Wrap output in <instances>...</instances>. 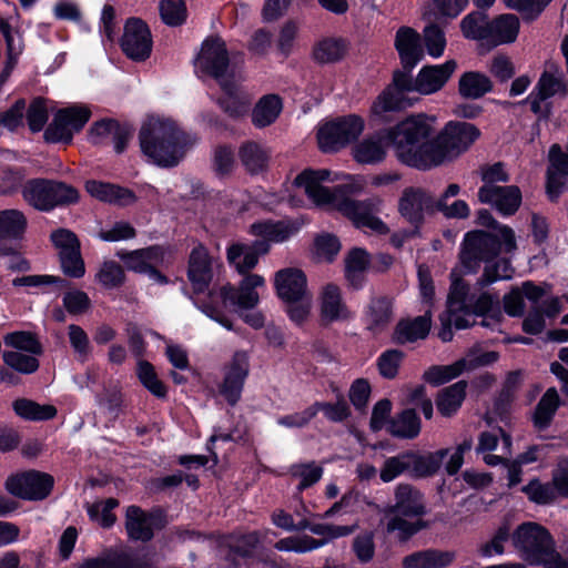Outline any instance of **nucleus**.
Segmentation results:
<instances>
[{
	"label": "nucleus",
	"mask_w": 568,
	"mask_h": 568,
	"mask_svg": "<svg viewBox=\"0 0 568 568\" xmlns=\"http://www.w3.org/2000/svg\"><path fill=\"white\" fill-rule=\"evenodd\" d=\"M387 136L402 164L428 171L465 153L480 131L469 122L449 121L436 133V116L417 113L394 125Z\"/></svg>",
	"instance_id": "1"
},
{
	"label": "nucleus",
	"mask_w": 568,
	"mask_h": 568,
	"mask_svg": "<svg viewBox=\"0 0 568 568\" xmlns=\"http://www.w3.org/2000/svg\"><path fill=\"white\" fill-rule=\"evenodd\" d=\"M270 244L264 241H255L251 245L235 243L229 246L227 262L244 277L237 286L230 283L223 284L210 292V303L203 305V313L217 320L221 308L234 312L254 310L260 303L257 288L265 285V280L258 274H250L258 262V257L268 252Z\"/></svg>",
	"instance_id": "2"
},
{
	"label": "nucleus",
	"mask_w": 568,
	"mask_h": 568,
	"mask_svg": "<svg viewBox=\"0 0 568 568\" xmlns=\"http://www.w3.org/2000/svg\"><path fill=\"white\" fill-rule=\"evenodd\" d=\"M139 142L142 153L152 163L175 166L186 151V136L171 120L150 118L140 129Z\"/></svg>",
	"instance_id": "3"
},
{
	"label": "nucleus",
	"mask_w": 568,
	"mask_h": 568,
	"mask_svg": "<svg viewBox=\"0 0 568 568\" xmlns=\"http://www.w3.org/2000/svg\"><path fill=\"white\" fill-rule=\"evenodd\" d=\"M511 542L521 558L531 565L568 568L567 560L557 551L551 534L537 523L528 521L519 525L511 535Z\"/></svg>",
	"instance_id": "4"
},
{
	"label": "nucleus",
	"mask_w": 568,
	"mask_h": 568,
	"mask_svg": "<svg viewBox=\"0 0 568 568\" xmlns=\"http://www.w3.org/2000/svg\"><path fill=\"white\" fill-rule=\"evenodd\" d=\"M274 286L277 296L287 303L292 320H303L311 315L313 298L307 290L305 274L298 268H283L275 273Z\"/></svg>",
	"instance_id": "5"
},
{
	"label": "nucleus",
	"mask_w": 568,
	"mask_h": 568,
	"mask_svg": "<svg viewBox=\"0 0 568 568\" xmlns=\"http://www.w3.org/2000/svg\"><path fill=\"white\" fill-rule=\"evenodd\" d=\"M364 128V120L356 114L339 116L318 128V146L325 153L337 152L356 141Z\"/></svg>",
	"instance_id": "6"
},
{
	"label": "nucleus",
	"mask_w": 568,
	"mask_h": 568,
	"mask_svg": "<svg viewBox=\"0 0 568 568\" xmlns=\"http://www.w3.org/2000/svg\"><path fill=\"white\" fill-rule=\"evenodd\" d=\"M412 70L402 69L393 72L392 83L376 98L372 105V113L383 118L388 112L399 111L410 105L406 93L417 92V77L414 79Z\"/></svg>",
	"instance_id": "7"
},
{
	"label": "nucleus",
	"mask_w": 568,
	"mask_h": 568,
	"mask_svg": "<svg viewBox=\"0 0 568 568\" xmlns=\"http://www.w3.org/2000/svg\"><path fill=\"white\" fill-rule=\"evenodd\" d=\"M500 251V243L496 236L474 231L466 234L460 252V263L466 273H476L481 263H489Z\"/></svg>",
	"instance_id": "8"
},
{
	"label": "nucleus",
	"mask_w": 568,
	"mask_h": 568,
	"mask_svg": "<svg viewBox=\"0 0 568 568\" xmlns=\"http://www.w3.org/2000/svg\"><path fill=\"white\" fill-rule=\"evenodd\" d=\"M381 202L377 197L357 201L349 196H337L331 206L351 220L355 226L368 227L384 234L388 229L381 219L375 216Z\"/></svg>",
	"instance_id": "9"
},
{
	"label": "nucleus",
	"mask_w": 568,
	"mask_h": 568,
	"mask_svg": "<svg viewBox=\"0 0 568 568\" xmlns=\"http://www.w3.org/2000/svg\"><path fill=\"white\" fill-rule=\"evenodd\" d=\"M436 201L430 191L408 186L398 199V213L412 227L420 229L426 216L436 212Z\"/></svg>",
	"instance_id": "10"
},
{
	"label": "nucleus",
	"mask_w": 568,
	"mask_h": 568,
	"mask_svg": "<svg viewBox=\"0 0 568 568\" xmlns=\"http://www.w3.org/2000/svg\"><path fill=\"white\" fill-rule=\"evenodd\" d=\"M90 115L91 112L85 106L73 105L59 110L44 131L45 140L53 143H69L73 134L89 121Z\"/></svg>",
	"instance_id": "11"
},
{
	"label": "nucleus",
	"mask_w": 568,
	"mask_h": 568,
	"mask_svg": "<svg viewBox=\"0 0 568 568\" xmlns=\"http://www.w3.org/2000/svg\"><path fill=\"white\" fill-rule=\"evenodd\" d=\"M52 487L53 477L36 470L12 475L6 481V488L11 495L28 500L45 498Z\"/></svg>",
	"instance_id": "12"
},
{
	"label": "nucleus",
	"mask_w": 568,
	"mask_h": 568,
	"mask_svg": "<svg viewBox=\"0 0 568 568\" xmlns=\"http://www.w3.org/2000/svg\"><path fill=\"white\" fill-rule=\"evenodd\" d=\"M229 63L230 58L225 42L217 37L209 38L203 42L195 60L196 68L216 79L220 84L222 79H227Z\"/></svg>",
	"instance_id": "13"
},
{
	"label": "nucleus",
	"mask_w": 568,
	"mask_h": 568,
	"mask_svg": "<svg viewBox=\"0 0 568 568\" xmlns=\"http://www.w3.org/2000/svg\"><path fill=\"white\" fill-rule=\"evenodd\" d=\"M121 48L128 58L144 61L152 51V38L149 27L139 18H130L124 26Z\"/></svg>",
	"instance_id": "14"
},
{
	"label": "nucleus",
	"mask_w": 568,
	"mask_h": 568,
	"mask_svg": "<svg viewBox=\"0 0 568 568\" xmlns=\"http://www.w3.org/2000/svg\"><path fill=\"white\" fill-rule=\"evenodd\" d=\"M248 373V355L245 352H236L225 365L224 378L220 385V393L230 405H235L240 400Z\"/></svg>",
	"instance_id": "15"
},
{
	"label": "nucleus",
	"mask_w": 568,
	"mask_h": 568,
	"mask_svg": "<svg viewBox=\"0 0 568 568\" xmlns=\"http://www.w3.org/2000/svg\"><path fill=\"white\" fill-rule=\"evenodd\" d=\"M27 229V217L14 209L0 211V257L16 252V241L20 240Z\"/></svg>",
	"instance_id": "16"
},
{
	"label": "nucleus",
	"mask_w": 568,
	"mask_h": 568,
	"mask_svg": "<svg viewBox=\"0 0 568 568\" xmlns=\"http://www.w3.org/2000/svg\"><path fill=\"white\" fill-rule=\"evenodd\" d=\"M546 172V191L551 201H557L566 187L568 176V154L559 144H552L548 154Z\"/></svg>",
	"instance_id": "17"
},
{
	"label": "nucleus",
	"mask_w": 568,
	"mask_h": 568,
	"mask_svg": "<svg viewBox=\"0 0 568 568\" xmlns=\"http://www.w3.org/2000/svg\"><path fill=\"white\" fill-rule=\"evenodd\" d=\"M212 257L203 244L195 245L189 256L187 278L195 293H203L213 278Z\"/></svg>",
	"instance_id": "18"
},
{
	"label": "nucleus",
	"mask_w": 568,
	"mask_h": 568,
	"mask_svg": "<svg viewBox=\"0 0 568 568\" xmlns=\"http://www.w3.org/2000/svg\"><path fill=\"white\" fill-rule=\"evenodd\" d=\"M394 47L404 69L413 70L424 57L422 37L410 27L404 26L396 31Z\"/></svg>",
	"instance_id": "19"
},
{
	"label": "nucleus",
	"mask_w": 568,
	"mask_h": 568,
	"mask_svg": "<svg viewBox=\"0 0 568 568\" xmlns=\"http://www.w3.org/2000/svg\"><path fill=\"white\" fill-rule=\"evenodd\" d=\"M329 175L331 172L326 169H307L295 178L294 183L303 187L307 196L316 205H332L335 200L333 191L321 184L323 181L328 180Z\"/></svg>",
	"instance_id": "20"
},
{
	"label": "nucleus",
	"mask_w": 568,
	"mask_h": 568,
	"mask_svg": "<svg viewBox=\"0 0 568 568\" xmlns=\"http://www.w3.org/2000/svg\"><path fill=\"white\" fill-rule=\"evenodd\" d=\"M549 285H536L530 281L524 282L520 286L513 287L511 291L503 297L504 310L510 317H520L524 315L526 297L531 305L537 304L545 295Z\"/></svg>",
	"instance_id": "21"
},
{
	"label": "nucleus",
	"mask_w": 568,
	"mask_h": 568,
	"mask_svg": "<svg viewBox=\"0 0 568 568\" xmlns=\"http://www.w3.org/2000/svg\"><path fill=\"white\" fill-rule=\"evenodd\" d=\"M478 200L496 207L504 215L514 214L520 206L521 192L516 185L499 186L497 189L480 187Z\"/></svg>",
	"instance_id": "22"
},
{
	"label": "nucleus",
	"mask_w": 568,
	"mask_h": 568,
	"mask_svg": "<svg viewBox=\"0 0 568 568\" xmlns=\"http://www.w3.org/2000/svg\"><path fill=\"white\" fill-rule=\"evenodd\" d=\"M133 130L128 124H120L114 120H101L95 122L90 129L92 142L95 144L111 140L114 143L116 153H122L129 140L132 138Z\"/></svg>",
	"instance_id": "23"
},
{
	"label": "nucleus",
	"mask_w": 568,
	"mask_h": 568,
	"mask_svg": "<svg viewBox=\"0 0 568 568\" xmlns=\"http://www.w3.org/2000/svg\"><path fill=\"white\" fill-rule=\"evenodd\" d=\"M457 68L455 60H447L439 65L423 67L417 74V92L420 94H433L439 91Z\"/></svg>",
	"instance_id": "24"
},
{
	"label": "nucleus",
	"mask_w": 568,
	"mask_h": 568,
	"mask_svg": "<svg viewBox=\"0 0 568 568\" xmlns=\"http://www.w3.org/2000/svg\"><path fill=\"white\" fill-rule=\"evenodd\" d=\"M221 89L225 97L217 99L220 108L233 119L244 116L251 105V97L244 92L233 79H222Z\"/></svg>",
	"instance_id": "25"
},
{
	"label": "nucleus",
	"mask_w": 568,
	"mask_h": 568,
	"mask_svg": "<svg viewBox=\"0 0 568 568\" xmlns=\"http://www.w3.org/2000/svg\"><path fill=\"white\" fill-rule=\"evenodd\" d=\"M389 128L386 131L385 138L387 140ZM390 143V141H388ZM387 151L384 144V136L381 134L369 135L362 141L357 142L352 148L353 159L359 164L375 165L382 163L386 158Z\"/></svg>",
	"instance_id": "26"
},
{
	"label": "nucleus",
	"mask_w": 568,
	"mask_h": 568,
	"mask_svg": "<svg viewBox=\"0 0 568 568\" xmlns=\"http://www.w3.org/2000/svg\"><path fill=\"white\" fill-rule=\"evenodd\" d=\"M450 285L446 298V310L450 316L463 320L467 316L470 300V286L456 272L450 273Z\"/></svg>",
	"instance_id": "27"
},
{
	"label": "nucleus",
	"mask_w": 568,
	"mask_h": 568,
	"mask_svg": "<svg viewBox=\"0 0 568 568\" xmlns=\"http://www.w3.org/2000/svg\"><path fill=\"white\" fill-rule=\"evenodd\" d=\"M456 559L455 551L425 549L415 551L402 559L403 568H446Z\"/></svg>",
	"instance_id": "28"
},
{
	"label": "nucleus",
	"mask_w": 568,
	"mask_h": 568,
	"mask_svg": "<svg viewBox=\"0 0 568 568\" xmlns=\"http://www.w3.org/2000/svg\"><path fill=\"white\" fill-rule=\"evenodd\" d=\"M239 159L245 171L255 175L267 170L271 150L262 143L246 141L239 149Z\"/></svg>",
	"instance_id": "29"
},
{
	"label": "nucleus",
	"mask_w": 568,
	"mask_h": 568,
	"mask_svg": "<svg viewBox=\"0 0 568 568\" xmlns=\"http://www.w3.org/2000/svg\"><path fill=\"white\" fill-rule=\"evenodd\" d=\"M534 90L539 99H550L555 95L565 98L568 94V84L564 81V73L555 62H547Z\"/></svg>",
	"instance_id": "30"
},
{
	"label": "nucleus",
	"mask_w": 568,
	"mask_h": 568,
	"mask_svg": "<svg viewBox=\"0 0 568 568\" xmlns=\"http://www.w3.org/2000/svg\"><path fill=\"white\" fill-rule=\"evenodd\" d=\"M85 190L92 197L99 201L122 206L134 203L136 199L129 189L95 180L87 181Z\"/></svg>",
	"instance_id": "31"
},
{
	"label": "nucleus",
	"mask_w": 568,
	"mask_h": 568,
	"mask_svg": "<svg viewBox=\"0 0 568 568\" xmlns=\"http://www.w3.org/2000/svg\"><path fill=\"white\" fill-rule=\"evenodd\" d=\"M520 20L514 13H503L488 22V41L495 45L509 44L517 40Z\"/></svg>",
	"instance_id": "32"
},
{
	"label": "nucleus",
	"mask_w": 568,
	"mask_h": 568,
	"mask_svg": "<svg viewBox=\"0 0 568 568\" xmlns=\"http://www.w3.org/2000/svg\"><path fill=\"white\" fill-rule=\"evenodd\" d=\"M321 315L325 320H345L351 313L343 301L341 288L334 284H326L318 294Z\"/></svg>",
	"instance_id": "33"
},
{
	"label": "nucleus",
	"mask_w": 568,
	"mask_h": 568,
	"mask_svg": "<svg viewBox=\"0 0 568 568\" xmlns=\"http://www.w3.org/2000/svg\"><path fill=\"white\" fill-rule=\"evenodd\" d=\"M153 516L138 506H130L125 513V528L130 538L146 541L153 537Z\"/></svg>",
	"instance_id": "34"
},
{
	"label": "nucleus",
	"mask_w": 568,
	"mask_h": 568,
	"mask_svg": "<svg viewBox=\"0 0 568 568\" xmlns=\"http://www.w3.org/2000/svg\"><path fill=\"white\" fill-rule=\"evenodd\" d=\"M447 454L448 449L424 454L407 453L410 474L415 477H428L436 474Z\"/></svg>",
	"instance_id": "35"
},
{
	"label": "nucleus",
	"mask_w": 568,
	"mask_h": 568,
	"mask_svg": "<svg viewBox=\"0 0 568 568\" xmlns=\"http://www.w3.org/2000/svg\"><path fill=\"white\" fill-rule=\"evenodd\" d=\"M396 503L390 511L410 516L412 518H420L424 513L422 495L418 490L409 485H399L395 491Z\"/></svg>",
	"instance_id": "36"
},
{
	"label": "nucleus",
	"mask_w": 568,
	"mask_h": 568,
	"mask_svg": "<svg viewBox=\"0 0 568 568\" xmlns=\"http://www.w3.org/2000/svg\"><path fill=\"white\" fill-rule=\"evenodd\" d=\"M80 568H153L150 560L129 552H115L85 561Z\"/></svg>",
	"instance_id": "37"
},
{
	"label": "nucleus",
	"mask_w": 568,
	"mask_h": 568,
	"mask_svg": "<svg viewBox=\"0 0 568 568\" xmlns=\"http://www.w3.org/2000/svg\"><path fill=\"white\" fill-rule=\"evenodd\" d=\"M51 180L34 179L28 181L22 190L23 199L41 211L53 209Z\"/></svg>",
	"instance_id": "38"
},
{
	"label": "nucleus",
	"mask_w": 568,
	"mask_h": 568,
	"mask_svg": "<svg viewBox=\"0 0 568 568\" xmlns=\"http://www.w3.org/2000/svg\"><path fill=\"white\" fill-rule=\"evenodd\" d=\"M493 90V82L488 75L469 71L465 72L458 82V92L465 99H479Z\"/></svg>",
	"instance_id": "39"
},
{
	"label": "nucleus",
	"mask_w": 568,
	"mask_h": 568,
	"mask_svg": "<svg viewBox=\"0 0 568 568\" xmlns=\"http://www.w3.org/2000/svg\"><path fill=\"white\" fill-rule=\"evenodd\" d=\"M282 111V101L275 94L264 95L258 100L252 111V123L262 129L271 125Z\"/></svg>",
	"instance_id": "40"
},
{
	"label": "nucleus",
	"mask_w": 568,
	"mask_h": 568,
	"mask_svg": "<svg viewBox=\"0 0 568 568\" xmlns=\"http://www.w3.org/2000/svg\"><path fill=\"white\" fill-rule=\"evenodd\" d=\"M296 229L284 221H262L251 225V233L255 236L262 237L264 242H283L287 240Z\"/></svg>",
	"instance_id": "41"
},
{
	"label": "nucleus",
	"mask_w": 568,
	"mask_h": 568,
	"mask_svg": "<svg viewBox=\"0 0 568 568\" xmlns=\"http://www.w3.org/2000/svg\"><path fill=\"white\" fill-rule=\"evenodd\" d=\"M347 52V44L343 39L326 38L318 41L313 49V58L320 64L341 61Z\"/></svg>",
	"instance_id": "42"
},
{
	"label": "nucleus",
	"mask_w": 568,
	"mask_h": 568,
	"mask_svg": "<svg viewBox=\"0 0 568 568\" xmlns=\"http://www.w3.org/2000/svg\"><path fill=\"white\" fill-rule=\"evenodd\" d=\"M386 519L387 532L396 534L399 540H407L424 527L420 518H412L390 510L386 515Z\"/></svg>",
	"instance_id": "43"
},
{
	"label": "nucleus",
	"mask_w": 568,
	"mask_h": 568,
	"mask_svg": "<svg viewBox=\"0 0 568 568\" xmlns=\"http://www.w3.org/2000/svg\"><path fill=\"white\" fill-rule=\"evenodd\" d=\"M298 530L308 529L314 535L322 537L317 539V541H323V546L329 542L331 540L346 537L352 535L356 529L357 525H332V524H311L306 519H302L297 524Z\"/></svg>",
	"instance_id": "44"
},
{
	"label": "nucleus",
	"mask_w": 568,
	"mask_h": 568,
	"mask_svg": "<svg viewBox=\"0 0 568 568\" xmlns=\"http://www.w3.org/2000/svg\"><path fill=\"white\" fill-rule=\"evenodd\" d=\"M387 430L395 437L415 438L420 433V420L414 409H405L389 422Z\"/></svg>",
	"instance_id": "45"
},
{
	"label": "nucleus",
	"mask_w": 568,
	"mask_h": 568,
	"mask_svg": "<svg viewBox=\"0 0 568 568\" xmlns=\"http://www.w3.org/2000/svg\"><path fill=\"white\" fill-rule=\"evenodd\" d=\"M465 382H457L444 388L436 400L437 408L443 416H452L462 406L466 394Z\"/></svg>",
	"instance_id": "46"
},
{
	"label": "nucleus",
	"mask_w": 568,
	"mask_h": 568,
	"mask_svg": "<svg viewBox=\"0 0 568 568\" xmlns=\"http://www.w3.org/2000/svg\"><path fill=\"white\" fill-rule=\"evenodd\" d=\"M432 322H397L393 339L397 344L414 343L428 336Z\"/></svg>",
	"instance_id": "47"
},
{
	"label": "nucleus",
	"mask_w": 568,
	"mask_h": 568,
	"mask_svg": "<svg viewBox=\"0 0 568 568\" xmlns=\"http://www.w3.org/2000/svg\"><path fill=\"white\" fill-rule=\"evenodd\" d=\"M0 31L3 34L8 48V61L0 74V83H4L16 65L17 57L22 52V40L17 31H12L9 24L0 18Z\"/></svg>",
	"instance_id": "48"
},
{
	"label": "nucleus",
	"mask_w": 568,
	"mask_h": 568,
	"mask_svg": "<svg viewBox=\"0 0 568 568\" xmlns=\"http://www.w3.org/2000/svg\"><path fill=\"white\" fill-rule=\"evenodd\" d=\"M469 366L471 364H469L468 358H462L450 365L432 366L424 373V379L430 384L439 385L459 376L465 371H469Z\"/></svg>",
	"instance_id": "49"
},
{
	"label": "nucleus",
	"mask_w": 568,
	"mask_h": 568,
	"mask_svg": "<svg viewBox=\"0 0 568 568\" xmlns=\"http://www.w3.org/2000/svg\"><path fill=\"white\" fill-rule=\"evenodd\" d=\"M4 345L11 347V351L23 353H31L41 355L43 352L42 345L36 334L27 331H17L8 333L3 337Z\"/></svg>",
	"instance_id": "50"
},
{
	"label": "nucleus",
	"mask_w": 568,
	"mask_h": 568,
	"mask_svg": "<svg viewBox=\"0 0 568 568\" xmlns=\"http://www.w3.org/2000/svg\"><path fill=\"white\" fill-rule=\"evenodd\" d=\"M368 265L369 256L365 250L359 247L351 250L345 258V273L347 280L353 285H359Z\"/></svg>",
	"instance_id": "51"
},
{
	"label": "nucleus",
	"mask_w": 568,
	"mask_h": 568,
	"mask_svg": "<svg viewBox=\"0 0 568 568\" xmlns=\"http://www.w3.org/2000/svg\"><path fill=\"white\" fill-rule=\"evenodd\" d=\"M559 406V396L555 388H549L540 398L534 415L535 426L539 429L546 428Z\"/></svg>",
	"instance_id": "52"
},
{
	"label": "nucleus",
	"mask_w": 568,
	"mask_h": 568,
	"mask_svg": "<svg viewBox=\"0 0 568 568\" xmlns=\"http://www.w3.org/2000/svg\"><path fill=\"white\" fill-rule=\"evenodd\" d=\"M500 298L497 293L481 292L469 300L467 316L486 317L499 312Z\"/></svg>",
	"instance_id": "53"
},
{
	"label": "nucleus",
	"mask_w": 568,
	"mask_h": 568,
	"mask_svg": "<svg viewBox=\"0 0 568 568\" xmlns=\"http://www.w3.org/2000/svg\"><path fill=\"white\" fill-rule=\"evenodd\" d=\"M13 409L22 418L32 420H45L55 416L57 409L51 405H39L32 400L18 399L13 403Z\"/></svg>",
	"instance_id": "54"
},
{
	"label": "nucleus",
	"mask_w": 568,
	"mask_h": 568,
	"mask_svg": "<svg viewBox=\"0 0 568 568\" xmlns=\"http://www.w3.org/2000/svg\"><path fill=\"white\" fill-rule=\"evenodd\" d=\"M159 11L161 20L169 27L182 26L187 18V9L183 0H161Z\"/></svg>",
	"instance_id": "55"
},
{
	"label": "nucleus",
	"mask_w": 568,
	"mask_h": 568,
	"mask_svg": "<svg viewBox=\"0 0 568 568\" xmlns=\"http://www.w3.org/2000/svg\"><path fill=\"white\" fill-rule=\"evenodd\" d=\"M488 22L486 16L479 12L467 14L460 22L463 34L473 40H488Z\"/></svg>",
	"instance_id": "56"
},
{
	"label": "nucleus",
	"mask_w": 568,
	"mask_h": 568,
	"mask_svg": "<svg viewBox=\"0 0 568 568\" xmlns=\"http://www.w3.org/2000/svg\"><path fill=\"white\" fill-rule=\"evenodd\" d=\"M38 355L18 351H4L3 362L12 369L22 374H32L39 368Z\"/></svg>",
	"instance_id": "57"
},
{
	"label": "nucleus",
	"mask_w": 568,
	"mask_h": 568,
	"mask_svg": "<svg viewBox=\"0 0 568 568\" xmlns=\"http://www.w3.org/2000/svg\"><path fill=\"white\" fill-rule=\"evenodd\" d=\"M290 471L292 478L298 480V491H302L313 486L323 476V468L315 463L295 464L291 467Z\"/></svg>",
	"instance_id": "58"
},
{
	"label": "nucleus",
	"mask_w": 568,
	"mask_h": 568,
	"mask_svg": "<svg viewBox=\"0 0 568 568\" xmlns=\"http://www.w3.org/2000/svg\"><path fill=\"white\" fill-rule=\"evenodd\" d=\"M119 505L114 498L95 501L87 506L91 520L98 523L102 527H111L115 523V515L112 510Z\"/></svg>",
	"instance_id": "59"
},
{
	"label": "nucleus",
	"mask_w": 568,
	"mask_h": 568,
	"mask_svg": "<svg viewBox=\"0 0 568 568\" xmlns=\"http://www.w3.org/2000/svg\"><path fill=\"white\" fill-rule=\"evenodd\" d=\"M125 278L122 266L114 261H105L95 274V280L104 288H115L123 284Z\"/></svg>",
	"instance_id": "60"
},
{
	"label": "nucleus",
	"mask_w": 568,
	"mask_h": 568,
	"mask_svg": "<svg viewBox=\"0 0 568 568\" xmlns=\"http://www.w3.org/2000/svg\"><path fill=\"white\" fill-rule=\"evenodd\" d=\"M423 40L427 53L433 58L443 55L446 48V37L444 30L436 23H429L423 30Z\"/></svg>",
	"instance_id": "61"
},
{
	"label": "nucleus",
	"mask_w": 568,
	"mask_h": 568,
	"mask_svg": "<svg viewBox=\"0 0 568 568\" xmlns=\"http://www.w3.org/2000/svg\"><path fill=\"white\" fill-rule=\"evenodd\" d=\"M513 268L507 260H498L493 264L486 263L481 276L477 280L480 287L488 286L497 281L510 278Z\"/></svg>",
	"instance_id": "62"
},
{
	"label": "nucleus",
	"mask_w": 568,
	"mask_h": 568,
	"mask_svg": "<svg viewBox=\"0 0 568 568\" xmlns=\"http://www.w3.org/2000/svg\"><path fill=\"white\" fill-rule=\"evenodd\" d=\"M136 375L145 388L158 397H164L166 394L165 386L158 378L154 367L145 361H139Z\"/></svg>",
	"instance_id": "63"
},
{
	"label": "nucleus",
	"mask_w": 568,
	"mask_h": 568,
	"mask_svg": "<svg viewBox=\"0 0 568 568\" xmlns=\"http://www.w3.org/2000/svg\"><path fill=\"white\" fill-rule=\"evenodd\" d=\"M352 549L362 564H367L375 556V534L372 530H365L355 536L352 542Z\"/></svg>",
	"instance_id": "64"
}]
</instances>
